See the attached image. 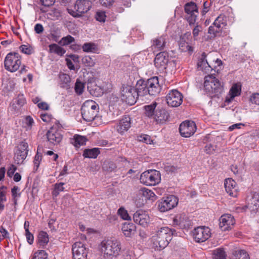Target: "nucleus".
<instances>
[{"instance_id":"nucleus-8","label":"nucleus","mask_w":259,"mask_h":259,"mask_svg":"<svg viewBox=\"0 0 259 259\" xmlns=\"http://www.w3.org/2000/svg\"><path fill=\"white\" fill-rule=\"evenodd\" d=\"M92 3L89 0H77L73 9H68L69 13L74 17H79L91 9Z\"/></svg>"},{"instance_id":"nucleus-30","label":"nucleus","mask_w":259,"mask_h":259,"mask_svg":"<svg viewBox=\"0 0 259 259\" xmlns=\"http://www.w3.org/2000/svg\"><path fill=\"white\" fill-rule=\"evenodd\" d=\"M87 141V139L85 137L79 135H75L72 138L70 139V143L76 148H79L85 145Z\"/></svg>"},{"instance_id":"nucleus-36","label":"nucleus","mask_w":259,"mask_h":259,"mask_svg":"<svg viewBox=\"0 0 259 259\" xmlns=\"http://www.w3.org/2000/svg\"><path fill=\"white\" fill-rule=\"evenodd\" d=\"M157 106L156 102L153 103L152 104L145 106L146 116L149 117H152L153 118L155 112V108Z\"/></svg>"},{"instance_id":"nucleus-26","label":"nucleus","mask_w":259,"mask_h":259,"mask_svg":"<svg viewBox=\"0 0 259 259\" xmlns=\"http://www.w3.org/2000/svg\"><path fill=\"white\" fill-rule=\"evenodd\" d=\"M240 92V86L237 84H234L231 87L228 95L226 97V102H230L235 97L239 96Z\"/></svg>"},{"instance_id":"nucleus-31","label":"nucleus","mask_w":259,"mask_h":259,"mask_svg":"<svg viewBox=\"0 0 259 259\" xmlns=\"http://www.w3.org/2000/svg\"><path fill=\"white\" fill-rule=\"evenodd\" d=\"M49 52L54 53L58 56H62L65 53V50L56 44H52L49 46Z\"/></svg>"},{"instance_id":"nucleus-20","label":"nucleus","mask_w":259,"mask_h":259,"mask_svg":"<svg viewBox=\"0 0 259 259\" xmlns=\"http://www.w3.org/2000/svg\"><path fill=\"white\" fill-rule=\"evenodd\" d=\"M226 192L231 196L236 197L238 194V187L236 183L231 178L226 179L224 183Z\"/></svg>"},{"instance_id":"nucleus-57","label":"nucleus","mask_w":259,"mask_h":259,"mask_svg":"<svg viewBox=\"0 0 259 259\" xmlns=\"http://www.w3.org/2000/svg\"><path fill=\"white\" fill-rule=\"evenodd\" d=\"M139 140L147 144H151L153 142V141L151 139L150 137L147 135L141 137V139H139Z\"/></svg>"},{"instance_id":"nucleus-13","label":"nucleus","mask_w":259,"mask_h":259,"mask_svg":"<svg viewBox=\"0 0 259 259\" xmlns=\"http://www.w3.org/2000/svg\"><path fill=\"white\" fill-rule=\"evenodd\" d=\"M193 234L195 241L203 242L210 237V229L206 227H198L193 230Z\"/></svg>"},{"instance_id":"nucleus-25","label":"nucleus","mask_w":259,"mask_h":259,"mask_svg":"<svg viewBox=\"0 0 259 259\" xmlns=\"http://www.w3.org/2000/svg\"><path fill=\"white\" fill-rule=\"evenodd\" d=\"M166 36L162 35L157 37L152 40V48L154 50H161L163 49L166 44Z\"/></svg>"},{"instance_id":"nucleus-45","label":"nucleus","mask_w":259,"mask_h":259,"mask_svg":"<svg viewBox=\"0 0 259 259\" xmlns=\"http://www.w3.org/2000/svg\"><path fill=\"white\" fill-rule=\"evenodd\" d=\"M48 254L46 251L40 250L34 253L32 259H47Z\"/></svg>"},{"instance_id":"nucleus-28","label":"nucleus","mask_w":259,"mask_h":259,"mask_svg":"<svg viewBox=\"0 0 259 259\" xmlns=\"http://www.w3.org/2000/svg\"><path fill=\"white\" fill-rule=\"evenodd\" d=\"M121 229L123 233L126 237H130L135 234L136 227L133 223H124L122 225Z\"/></svg>"},{"instance_id":"nucleus-21","label":"nucleus","mask_w":259,"mask_h":259,"mask_svg":"<svg viewBox=\"0 0 259 259\" xmlns=\"http://www.w3.org/2000/svg\"><path fill=\"white\" fill-rule=\"evenodd\" d=\"M47 136L48 141L53 144L59 143L62 139V135L54 127L48 131Z\"/></svg>"},{"instance_id":"nucleus-18","label":"nucleus","mask_w":259,"mask_h":259,"mask_svg":"<svg viewBox=\"0 0 259 259\" xmlns=\"http://www.w3.org/2000/svg\"><path fill=\"white\" fill-rule=\"evenodd\" d=\"M185 12L189 15L187 20L190 25L194 24L196 21L198 11L197 5L194 2H190L185 4Z\"/></svg>"},{"instance_id":"nucleus-5","label":"nucleus","mask_w":259,"mask_h":259,"mask_svg":"<svg viewBox=\"0 0 259 259\" xmlns=\"http://www.w3.org/2000/svg\"><path fill=\"white\" fill-rule=\"evenodd\" d=\"M99 111L98 105L93 100H87L81 107V114L83 119L87 121L93 120Z\"/></svg>"},{"instance_id":"nucleus-47","label":"nucleus","mask_w":259,"mask_h":259,"mask_svg":"<svg viewBox=\"0 0 259 259\" xmlns=\"http://www.w3.org/2000/svg\"><path fill=\"white\" fill-rule=\"evenodd\" d=\"M60 78L63 83V87H67L68 86V83L70 81V78L69 76L66 74H62L60 76Z\"/></svg>"},{"instance_id":"nucleus-59","label":"nucleus","mask_w":259,"mask_h":259,"mask_svg":"<svg viewBox=\"0 0 259 259\" xmlns=\"http://www.w3.org/2000/svg\"><path fill=\"white\" fill-rule=\"evenodd\" d=\"M20 49L21 51V52L24 54L29 55L32 53L31 49L30 48L28 47L27 46L22 45L21 46H20Z\"/></svg>"},{"instance_id":"nucleus-50","label":"nucleus","mask_w":259,"mask_h":259,"mask_svg":"<svg viewBox=\"0 0 259 259\" xmlns=\"http://www.w3.org/2000/svg\"><path fill=\"white\" fill-rule=\"evenodd\" d=\"M63 183H60L59 184H56L55 185V190L53 192V195L57 196L59 195L60 192H62L64 190V188L63 187L64 185Z\"/></svg>"},{"instance_id":"nucleus-42","label":"nucleus","mask_w":259,"mask_h":259,"mask_svg":"<svg viewBox=\"0 0 259 259\" xmlns=\"http://www.w3.org/2000/svg\"><path fill=\"white\" fill-rule=\"evenodd\" d=\"M103 169L104 170L108 171H112L116 167L115 164L110 161H105L104 162L103 166Z\"/></svg>"},{"instance_id":"nucleus-22","label":"nucleus","mask_w":259,"mask_h":259,"mask_svg":"<svg viewBox=\"0 0 259 259\" xmlns=\"http://www.w3.org/2000/svg\"><path fill=\"white\" fill-rule=\"evenodd\" d=\"M130 127L131 118L129 116H125L120 120L116 128L119 133L123 134L125 132L127 131Z\"/></svg>"},{"instance_id":"nucleus-53","label":"nucleus","mask_w":259,"mask_h":259,"mask_svg":"<svg viewBox=\"0 0 259 259\" xmlns=\"http://www.w3.org/2000/svg\"><path fill=\"white\" fill-rule=\"evenodd\" d=\"M106 14L104 11L97 12L96 15V20L100 22H104L106 20Z\"/></svg>"},{"instance_id":"nucleus-23","label":"nucleus","mask_w":259,"mask_h":259,"mask_svg":"<svg viewBox=\"0 0 259 259\" xmlns=\"http://www.w3.org/2000/svg\"><path fill=\"white\" fill-rule=\"evenodd\" d=\"M206 57V54L203 53L198 61L197 66L200 70L205 73H208L211 71L212 68L210 64L208 62Z\"/></svg>"},{"instance_id":"nucleus-44","label":"nucleus","mask_w":259,"mask_h":259,"mask_svg":"<svg viewBox=\"0 0 259 259\" xmlns=\"http://www.w3.org/2000/svg\"><path fill=\"white\" fill-rule=\"evenodd\" d=\"M74 37L70 35H68L65 37H62L59 43L62 46H67L74 42Z\"/></svg>"},{"instance_id":"nucleus-52","label":"nucleus","mask_w":259,"mask_h":259,"mask_svg":"<svg viewBox=\"0 0 259 259\" xmlns=\"http://www.w3.org/2000/svg\"><path fill=\"white\" fill-rule=\"evenodd\" d=\"M15 102L20 107L26 103V100L23 95H19L16 98Z\"/></svg>"},{"instance_id":"nucleus-55","label":"nucleus","mask_w":259,"mask_h":259,"mask_svg":"<svg viewBox=\"0 0 259 259\" xmlns=\"http://www.w3.org/2000/svg\"><path fill=\"white\" fill-rule=\"evenodd\" d=\"M41 160V156L39 155L38 152L35 155L34 159V168L36 170L39 165L40 162Z\"/></svg>"},{"instance_id":"nucleus-11","label":"nucleus","mask_w":259,"mask_h":259,"mask_svg":"<svg viewBox=\"0 0 259 259\" xmlns=\"http://www.w3.org/2000/svg\"><path fill=\"white\" fill-rule=\"evenodd\" d=\"M178 203V198L174 195H170L162 198L158 201V208L160 211L165 212L176 207Z\"/></svg>"},{"instance_id":"nucleus-16","label":"nucleus","mask_w":259,"mask_h":259,"mask_svg":"<svg viewBox=\"0 0 259 259\" xmlns=\"http://www.w3.org/2000/svg\"><path fill=\"white\" fill-rule=\"evenodd\" d=\"M196 130V125L194 121H185L180 125L179 131L181 135L188 138L192 136Z\"/></svg>"},{"instance_id":"nucleus-24","label":"nucleus","mask_w":259,"mask_h":259,"mask_svg":"<svg viewBox=\"0 0 259 259\" xmlns=\"http://www.w3.org/2000/svg\"><path fill=\"white\" fill-rule=\"evenodd\" d=\"M168 118V114L165 109L158 107L155 110L153 119L157 122L163 123L166 121Z\"/></svg>"},{"instance_id":"nucleus-35","label":"nucleus","mask_w":259,"mask_h":259,"mask_svg":"<svg viewBox=\"0 0 259 259\" xmlns=\"http://www.w3.org/2000/svg\"><path fill=\"white\" fill-rule=\"evenodd\" d=\"M232 259H250V257L245 250L238 249L234 251Z\"/></svg>"},{"instance_id":"nucleus-19","label":"nucleus","mask_w":259,"mask_h":259,"mask_svg":"<svg viewBox=\"0 0 259 259\" xmlns=\"http://www.w3.org/2000/svg\"><path fill=\"white\" fill-rule=\"evenodd\" d=\"M234 217L230 214H224L220 219V227L222 231L229 230L235 224Z\"/></svg>"},{"instance_id":"nucleus-51","label":"nucleus","mask_w":259,"mask_h":259,"mask_svg":"<svg viewBox=\"0 0 259 259\" xmlns=\"http://www.w3.org/2000/svg\"><path fill=\"white\" fill-rule=\"evenodd\" d=\"M25 123L26 130H30L34 124V120L31 117L28 116L25 118Z\"/></svg>"},{"instance_id":"nucleus-34","label":"nucleus","mask_w":259,"mask_h":259,"mask_svg":"<svg viewBox=\"0 0 259 259\" xmlns=\"http://www.w3.org/2000/svg\"><path fill=\"white\" fill-rule=\"evenodd\" d=\"M100 153V149L94 148L85 149L83 153V157L89 158H96Z\"/></svg>"},{"instance_id":"nucleus-12","label":"nucleus","mask_w":259,"mask_h":259,"mask_svg":"<svg viewBox=\"0 0 259 259\" xmlns=\"http://www.w3.org/2000/svg\"><path fill=\"white\" fill-rule=\"evenodd\" d=\"M89 249L82 242H75L72 247L73 259H87Z\"/></svg>"},{"instance_id":"nucleus-17","label":"nucleus","mask_w":259,"mask_h":259,"mask_svg":"<svg viewBox=\"0 0 259 259\" xmlns=\"http://www.w3.org/2000/svg\"><path fill=\"white\" fill-rule=\"evenodd\" d=\"M170 60V57L168 53L161 52L157 54L155 58V66L159 70H164Z\"/></svg>"},{"instance_id":"nucleus-49","label":"nucleus","mask_w":259,"mask_h":259,"mask_svg":"<svg viewBox=\"0 0 259 259\" xmlns=\"http://www.w3.org/2000/svg\"><path fill=\"white\" fill-rule=\"evenodd\" d=\"M26 157L27 156H25L24 155L16 152L14 156L15 161L18 164H21L24 159H25Z\"/></svg>"},{"instance_id":"nucleus-62","label":"nucleus","mask_w":259,"mask_h":259,"mask_svg":"<svg viewBox=\"0 0 259 259\" xmlns=\"http://www.w3.org/2000/svg\"><path fill=\"white\" fill-rule=\"evenodd\" d=\"M44 30L42 25L40 24L37 23L34 26V31L37 34L41 33Z\"/></svg>"},{"instance_id":"nucleus-64","label":"nucleus","mask_w":259,"mask_h":259,"mask_svg":"<svg viewBox=\"0 0 259 259\" xmlns=\"http://www.w3.org/2000/svg\"><path fill=\"white\" fill-rule=\"evenodd\" d=\"M37 106L39 108L45 110H47L49 108V105L46 102H44L38 103Z\"/></svg>"},{"instance_id":"nucleus-54","label":"nucleus","mask_w":259,"mask_h":259,"mask_svg":"<svg viewBox=\"0 0 259 259\" xmlns=\"http://www.w3.org/2000/svg\"><path fill=\"white\" fill-rule=\"evenodd\" d=\"M216 148L214 145L207 144L204 147V150L207 154H211L215 151Z\"/></svg>"},{"instance_id":"nucleus-10","label":"nucleus","mask_w":259,"mask_h":259,"mask_svg":"<svg viewBox=\"0 0 259 259\" xmlns=\"http://www.w3.org/2000/svg\"><path fill=\"white\" fill-rule=\"evenodd\" d=\"M213 25L209 26L208 33L213 36H215L222 29L225 28L227 25V18L224 14L220 15L214 20Z\"/></svg>"},{"instance_id":"nucleus-46","label":"nucleus","mask_w":259,"mask_h":259,"mask_svg":"<svg viewBox=\"0 0 259 259\" xmlns=\"http://www.w3.org/2000/svg\"><path fill=\"white\" fill-rule=\"evenodd\" d=\"M4 89L7 92L13 91L15 87V83L12 80H8L4 84Z\"/></svg>"},{"instance_id":"nucleus-29","label":"nucleus","mask_w":259,"mask_h":259,"mask_svg":"<svg viewBox=\"0 0 259 259\" xmlns=\"http://www.w3.org/2000/svg\"><path fill=\"white\" fill-rule=\"evenodd\" d=\"M88 89L91 94L95 97H100L104 93V90L101 87L93 84L92 83L88 84Z\"/></svg>"},{"instance_id":"nucleus-56","label":"nucleus","mask_w":259,"mask_h":259,"mask_svg":"<svg viewBox=\"0 0 259 259\" xmlns=\"http://www.w3.org/2000/svg\"><path fill=\"white\" fill-rule=\"evenodd\" d=\"M202 30V28L201 26L197 25L193 30V35L195 39H196V37H197L199 35L200 32Z\"/></svg>"},{"instance_id":"nucleus-63","label":"nucleus","mask_w":259,"mask_h":259,"mask_svg":"<svg viewBox=\"0 0 259 259\" xmlns=\"http://www.w3.org/2000/svg\"><path fill=\"white\" fill-rule=\"evenodd\" d=\"M40 118L44 122H48L51 119V115L48 114H41Z\"/></svg>"},{"instance_id":"nucleus-7","label":"nucleus","mask_w":259,"mask_h":259,"mask_svg":"<svg viewBox=\"0 0 259 259\" xmlns=\"http://www.w3.org/2000/svg\"><path fill=\"white\" fill-rule=\"evenodd\" d=\"M21 65V57L16 52L8 53L5 58L4 66L6 70L11 72H15L18 70Z\"/></svg>"},{"instance_id":"nucleus-1","label":"nucleus","mask_w":259,"mask_h":259,"mask_svg":"<svg viewBox=\"0 0 259 259\" xmlns=\"http://www.w3.org/2000/svg\"><path fill=\"white\" fill-rule=\"evenodd\" d=\"M99 250L105 259H114L121 251V243L115 239H104L99 245Z\"/></svg>"},{"instance_id":"nucleus-3","label":"nucleus","mask_w":259,"mask_h":259,"mask_svg":"<svg viewBox=\"0 0 259 259\" xmlns=\"http://www.w3.org/2000/svg\"><path fill=\"white\" fill-rule=\"evenodd\" d=\"M174 234L172 231L168 227H162L156 232V234L153 236L152 240L155 249L161 250L164 248L171 239V236Z\"/></svg>"},{"instance_id":"nucleus-61","label":"nucleus","mask_w":259,"mask_h":259,"mask_svg":"<svg viewBox=\"0 0 259 259\" xmlns=\"http://www.w3.org/2000/svg\"><path fill=\"white\" fill-rule=\"evenodd\" d=\"M17 167L14 165L12 164L8 168V171H7V176L10 178H11L15 171L16 170Z\"/></svg>"},{"instance_id":"nucleus-37","label":"nucleus","mask_w":259,"mask_h":259,"mask_svg":"<svg viewBox=\"0 0 259 259\" xmlns=\"http://www.w3.org/2000/svg\"><path fill=\"white\" fill-rule=\"evenodd\" d=\"M49 236L48 234L44 231H41L38 235V241L40 246H44L49 242Z\"/></svg>"},{"instance_id":"nucleus-43","label":"nucleus","mask_w":259,"mask_h":259,"mask_svg":"<svg viewBox=\"0 0 259 259\" xmlns=\"http://www.w3.org/2000/svg\"><path fill=\"white\" fill-rule=\"evenodd\" d=\"M118 214L124 220H131V218L129 215L127 211L124 208L120 207L117 211Z\"/></svg>"},{"instance_id":"nucleus-2","label":"nucleus","mask_w":259,"mask_h":259,"mask_svg":"<svg viewBox=\"0 0 259 259\" xmlns=\"http://www.w3.org/2000/svg\"><path fill=\"white\" fill-rule=\"evenodd\" d=\"M139 94L141 96L147 94L156 96L160 91L158 78L155 76L148 79L146 81L139 80L138 81Z\"/></svg>"},{"instance_id":"nucleus-32","label":"nucleus","mask_w":259,"mask_h":259,"mask_svg":"<svg viewBox=\"0 0 259 259\" xmlns=\"http://www.w3.org/2000/svg\"><path fill=\"white\" fill-rule=\"evenodd\" d=\"M174 221L177 225H182L183 226H186L189 225V219L185 214H178L175 218Z\"/></svg>"},{"instance_id":"nucleus-33","label":"nucleus","mask_w":259,"mask_h":259,"mask_svg":"<svg viewBox=\"0 0 259 259\" xmlns=\"http://www.w3.org/2000/svg\"><path fill=\"white\" fill-rule=\"evenodd\" d=\"M139 194L143 196L146 200L154 201L156 199V196L154 192L146 188L141 189L139 190Z\"/></svg>"},{"instance_id":"nucleus-40","label":"nucleus","mask_w":259,"mask_h":259,"mask_svg":"<svg viewBox=\"0 0 259 259\" xmlns=\"http://www.w3.org/2000/svg\"><path fill=\"white\" fill-rule=\"evenodd\" d=\"M82 62L83 64L88 67H93L96 64V59L95 57H91L90 56H84L82 59Z\"/></svg>"},{"instance_id":"nucleus-60","label":"nucleus","mask_w":259,"mask_h":259,"mask_svg":"<svg viewBox=\"0 0 259 259\" xmlns=\"http://www.w3.org/2000/svg\"><path fill=\"white\" fill-rule=\"evenodd\" d=\"M250 101L252 103L259 105V94H255L251 96Z\"/></svg>"},{"instance_id":"nucleus-9","label":"nucleus","mask_w":259,"mask_h":259,"mask_svg":"<svg viewBox=\"0 0 259 259\" xmlns=\"http://www.w3.org/2000/svg\"><path fill=\"white\" fill-rule=\"evenodd\" d=\"M140 182L147 186H154L160 181V174L156 170L145 171L141 175Z\"/></svg>"},{"instance_id":"nucleus-38","label":"nucleus","mask_w":259,"mask_h":259,"mask_svg":"<svg viewBox=\"0 0 259 259\" xmlns=\"http://www.w3.org/2000/svg\"><path fill=\"white\" fill-rule=\"evenodd\" d=\"M82 50L84 52L95 53L98 50L97 46L93 42H87L83 45Z\"/></svg>"},{"instance_id":"nucleus-15","label":"nucleus","mask_w":259,"mask_h":259,"mask_svg":"<svg viewBox=\"0 0 259 259\" xmlns=\"http://www.w3.org/2000/svg\"><path fill=\"white\" fill-rule=\"evenodd\" d=\"M133 218L135 223L144 228L148 227L152 222V219L149 214L142 210L135 212Z\"/></svg>"},{"instance_id":"nucleus-27","label":"nucleus","mask_w":259,"mask_h":259,"mask_svg":"<svg viewBox=\"0 0 259 259\" xmlns=\"http://www.w3.org/2000/svg\"><path fill=\"white\" fill-rule=\"evenodd\" d=\"M247 207L251 213H256L259 210V194H254L250 202L248 203Z\"/></svg>"},{"instance_id":"nucleus-6","label":"nucleus","mask_w":259,"mask_h":259,"mask_svg":"<svg viewBox=\"0 0 259 259\" xmlns=\"http://www.w3.org/2000/svg\"><path fill=\"white\" fill-rule=\"evenodd\" d=\"M138 96H140L139 94L138 83L136 89L128 85H122L121 90V99L127 104L134 105L136 102Z\"/></svg>"},{"instance_id":"nucleus-39","label":"nucleus","mask_w":259,"mask_h":259,"mask_svg":"<svg viewBox=\"0 0 259 259\" xmlns=\"http://www.w3.org/2000/svg\"><path fill=\"white\" fill-rule=\"evenodd\" d=\"M28 145L27 143L23 141L18 146V148L16 152L27 156L28 151Z\"/></svg>"},{"instance_id":"nucleus-48","label":"nucleus","mask_w":259,"mask_h":259,"mask_svg":"<svg viewBox=\"0 0 259 259\" xmlns=\"http://www.w3.org/2000/svg\"><path fill=\"white\" fill-rule=\"evenodd\" d=\"M84 88V85L83 83L78 80L76 82L75 85V91L77 94H81L83 91Z\"/></svg>"},{"instance_id":"nucleus-41","label":"nucleus","mask_w":259,"mask_h":259,"mask_svg":"<svg viewBox=\"0 0 259 259\" xmlns=\"http://www.w3.org/2000/svg\"><path fill=\"white\" fill-rule=\"evenodd\" d=\"M226 254L223 249L218 248L213 251V259H226Z\"/></svg>"},{"instance_id":"nucleus-14","label":"nucleus","mask_w":259,"mask_h":259,"mask_svg":"<svg viewBox=\"0 0 259 259\" xmlns=\"http://www.w3.org/2000/svg\"><path fill=\"white\" fill-rule=\"evenodd\" d=\"M167 104L172 107L179 106L183 102L182 94L177 90H172L169 92L166 97Z\"/></svg>"},{"instance_id":"nucleus-58","label":"nucleus","mask_w":259,"mask_h":259,"mask_svg":"<svg viewBox=\"0 0 259 259\" xmlns=\"http://www.w3.org/2000/svg\"><path fill=\"white\" fill-rule=\"evenodd\" d=\"M19 190L20 189L18 186H14L12 189L11 192L14 199L20 196V193H18Z\"/></svg>"},{"instance_id":"nucleus-4","label":"nucleus","mask_w":259,"mask_h":259,"mask_svg":"<svg viewBox=\"0 0 259 259\" xmlns=\"http://www.w3.org/2000/svg\"><path fill=\"white\" fill-rule=\"evenodd\" d=\"M204 87L205 91L212 96L218 95L223 91L221 82L212 75L205 77Z\"/></svg>"}]
</instances>
